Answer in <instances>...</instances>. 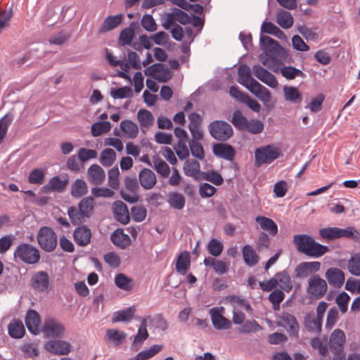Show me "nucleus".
I'll list each match as a JSON object with an SVG mask.
<instances>
[{"label":"nucleus","instance_id":"38","mask_svg":"<svg viewBox=\"0 0 360 360\" xmlns=\"http://www.w3.org/2000/svg\"><path fill=\"white\" fill-rule=\"evenodd\" d=\"M274 278L278 279V283H280V288L284 291L289 292L292 289L291 278L286 270L277 272Z\"/></svg>","mask_w":360,"mask_h":360},{"label":"nucleus","instance_id":"35","mask_svg":"<svg viewBox=\"0 0 360 360\" xmlns=\"http://www.w3.org/2000/svg\"><path fill=\"white\" fill-rule=\"evenodd\" d=\"M88 192V186L84 180L77 179L71 186V195L76 199L81 198Z\"/></svg>","mask_w":360,"mask_h":360},{"label":"nucleus","instance_id":"51","mask_svg":"<svg viewBox=\"0 0 360 360\" xmlns=\"http://www.w3.org/2000/svg\"><path fill=\"white\" fill-rule=\"evenodd\" d=\"M110 96L114 99H123L132 97V89L129 86H124L119 88H112Z\"/></svg>","mask_w":360,"mask_h":360},{"label":"nucleus","instance_id":"58","mask_svg":"<svg viewBox=\"0 0 360 360\" xmlns=\"http://www.w3.org/2000/svg\"><path fill=\"white\" fill-rule=\"evenodd\" d=\"M108 186L114 190H117L120 187V171L117 166L113 167L108 171Z\"/></svg>","mask_w":360,"mask_h":360},{"label":"nucleus","instance_id":"1","mask_svg":"<svg viewBox=\"0 0 360 360\" xmlns=\"http://www.w3.org/2000/svg\"><path fill=\"white\" fill-rule=\"evenodd\" d=\"M259 46L264 53L267 56L262 58V55L259 60L263 65H266L267 60L274 64H278L281 60H285L288 56V51L283 47L278 41L267 36L260 34Z\"/></svg>","mask_w":360,"mask_h":360},{"label":"nucleus","instance_id":"9","mask_svg":"<svg viewBox=\"0 0 360 360\" xmlns=\"http://www.w3.org/2000/svg\"><path fill=\"white\" fill-rule=\"evenodd\" d=\"M144 75L161 83H165L173 77V72L162 63H155L143 70Z\"/></svg>","mask_w":360,"mask_h":360},{"label":"nucleus","instance_id":"40","mask_svg":"<svg viewBox=\"0 0 360 360\" xmlns=\"http://www.w3.org/2000/svg\"><path fill=\"white\" fill-rule=\"evenodd\" d=\"M338 238H345L352 239L355 242L360 240L359 232L352 226H347L345 229H341L338 227Z\"/></svg>","mask_w":360,"mask_h":360},{"label":"nucleus","instance_id":"33","mask_svg":"<svg viewBox=\"0 0 360 360\" xmlns=\"http://www.w3.org/2000/svg\"><path fill=\"white\" fill-rule=\"evenodd\" d=\"M148 319L149 327L155 330L164 332L169 327V323L162 313L155 314L152 317L148 316Z\"/></svg>","mask_w":360,"mask_h":360},{"label":"nucleus","instance_id":"19","mask_svg":"<svg viewBox=\"0 0 360 360\" xmlns=\"http://www.w3.org/2000/svg\"><path fill=\"white\" fill-rule=\"evenodd\" d=\"M113 214L115 219L123 225L130 221V216L127 205L121 200L113 202Z\"/></svg>","mask_w":360,"mask_h":360},{"label":"nucleus","instance_id":"41","mask_svg":"<svg viewBox=\"0 0 360 360\" xmlns=\"http://www.w3.org/2000/svg\"><path fill=\"white\" fill-rule=\"evenodd\" d=\"M111 127V124L109 121L96 122L91 127V135L94 137L99 136L103 134L108 132L110 130Z\"/></svg>","mask_w":360,"mask_h":360},{"label":"nucleus","instance_id":"17","mask_svg":"<svg viewBox=\"0 0 360 360\" xmlns=\"http://www.w3.org/2000/svg\"><path fill=\"white\" fill-rule=\"evenodd\" d=\"M41 322V316L36 310L30 309L27 311L25 323L28 331L31 334L36 335L39 333V326Z\"/></svg>","mask_w":360,"mask_h":360},{"label":"nucleus","instance_id":"23","mask_svg":"<svg viewBox=\"0 0 360 360\" xmlns=\"http://www.w3.org/2000/svg\"><path fill=\"white\" fill-rule=\"evenodd\" d=\"M148 336L149 335L146 328V319H143L141 322V326L138 329L136 335L134 336V339L131 345V349L138 351L140 346L146 339H148Z\"/></svg>","mask_w":360,"mask_h":360},{"label":"nucleus","instance_id":"21","mask_svg":"<svg viewBox=\"0 0 360 360\" xmlns=\"http://www.w3.org/2000/svg\"><path fill=\"white\" fill-rule=\"evenodd\" d=\"M139 180L141 186L147 190L153 188L157 182L155 173L148 168H143L140 171Z\"/></svg>","mask_w":360,"mask_h":360},{"label":"nucleus","instance_id":"47","mask_svg":"<svg viewBox=\"0 0 360 360\" xmlns=\"http://www.w3.org/2000/svg\"><path fill=\"white\" fill-rule=\"evenodd\" d=\"M207 250L212 257H217L222 253L224 245L217 238H212L207 245Z\"/></svg>","mask_w":360,"mask_h":360},{"label":"nucleus","instance_id":"55","mask_svg":"<svg viewBox=\"0 0 360 360\" xmlns=\"http://www.w3.org/2000/svg\"><path fill=\"white\" fill-rule=\"evenodd\" d=\"M69 179L68 176L61 179L60 176H55L50 179V184L52 186L53 191L58 193L63 192L68 186Z\"/></svg>","mask_w":360,"mask_h":360},{"label":"nucleus","instance_id":"6","mask_svg":"<svg viewBox=\"0 0 360 360\" xmlns=\"http://www.w3.org/2000/svg\"><path fill=\"white\" fill-rule=\"evenodd\" d=\"M255 154L257 166H261L263 164L272 163L282 155V152L278 147L269 144L257 148Z\"/></svg>","mask_w":360,"mask_h":360},{"label":"nucleus","instance_id":"60","mask_svg":"<svg viewBox=\"0 0 360 360\" xmlns=\"http://www.w3.org/2000/svg\"><path fill=\"white\" fill-rule=\"evenodd\" d=\"M264 129V124L262 121L257 119H252L248 121L245 131H248L252 134L261 133Z\"/></svg>","mask_w":360,"mask_h":360},{"label":"nucleus","instance_id":"44","mask_svg":"<svg viewBox=\"0 0 360 360\" xmlns=\"http://www.w3.org/2000/svg\"><path fill=\"white\" fill-rule=\"evenodd\" d=\"M115 283L117 288L127 291L132 290L134 287L133 280L122 273L116 275Z\"/></svg>","mask_w":360,"mask_h":360},{"label":"nucleus","instance_id":"11","mask_svg":"<svg viewBox=\"0 0 360 360\" xmlns=\"http://www.w3.org/2000/svg\"><path fill=\"white\" fill-rule=\"evenodd\" d=\"M64 326L53 317L45 319L42 331L46 338H62L65 334Z\"/></svg>","mask_w":360,"mask_h":360},{"label":"nucleus","instance_id":"3","mask_svg":"<svg viewBox=\"0 0 360 360\" xmlns=\"http://www.w3.org/2000/svg\"><path fill=\"white\" fill-rule=\"evenodd\" d=\"M95 200L94 197L87 196L82 198L78 206H70L68 208L67 214L72 225H80L89 219L94 211Z\"/></svg>","mask_w":360,"mask_h":360},{"label":"nucleus","instance_id":"30","mask_svg":"<svg viewBox=\"0 0 360 360\" xmlns=\"http://www.w3.org/2000/svg\"><path fill=\"white\" fill-rule=\"evenodd\" d=\"M346 340L344 331L341 329H335L330 335V342L332 343L331 349L343 352V346Z\"/></svg>","mask_w":360,"mask_h":360},{"label":"nucleus","instance_id":"15","mask_svg":"<svg viewBox=\"0 0 360 360\" xmlns=\"http://www.w3.org/2000/svg\"><path fill=\"white\" fill-rule=\"evenodd\" d=\"M49 276L45 271L35 272L30 279V285L32 288L39 292L46 291L49 286Z\"/></svg>","mask_w":360,"mask_h":360},{"label":"nucleus","instance_id":"18","mask_svg":"<svg viewBox=\"0 0 360 360\" xmlns=\"http://www.w3.org/2000/svg\"><path fill=\"white\" fill-rule=\"evenodd\" d=\"M325 277L328 283L335 288H340L345 280L344 271L337 267L328 268L325 273Z\"/></svg>","mask_w":360,"mask_h":360},{"label":"nucleus","instance_id":"28","mask_svg":"<svg viewBox=\"0 0 360 360\" xmlns=\"http://www.w3.org/2000/svg\"><path fill=\"white\" fill-rule=\"evenodd\" d=\"M281 319L285 325L289 326L288 332L290 335L297 337L299 333V324L296 318L292 314L283 311Z\"/></svg>","mask_w":360,"mask_h":360},{"label":"nucleus","instance_id":"64","mask_svg":"<svg viewBox=\"0 0 360 360\" xmlns=\"http://www.w3.org/2000/svg\"><path fill=\"white\" fill-rule=\"evenodd\" d=\"M217 189L208 183H202L199 187V194L202 198H210L214 195Z\"/></svg>","mask_w":360,"mask_h":360},{"label":"nucleus","instance_id":"45","mask_svg":"<svg viewBox=\"0 0 360 360\" xmlns=\"http://www.w3.org/2000/svg\"><path fill=\"white\" fill-rule=\"evenodd\" d=\"M116 153L110 148H105L100 155V162L104 167L111 166L115 161Z\"/></svg>","mask_w":360,"mask_h":360},{"label":"nucleus","instance_id":"14","mask_svg":"<svg viewBox=\"0 0 360 360\" xmlns=\"http://www.w3.org/2000/svg\"><path fill=\"white\" fill-rule=\"evenodd\" d=\"M44 349L56 355H66L71 351V345L61 340H51L45 342Z\"/></svg>","mask_w":360,"mask_h":360},{"label":"nucleus","instance_id":"49","mask_svg":"<svg viewBox=\"0 0 360 360\" xmlns=\"http://www.w3.org/2000/svg\"><path fill=\"white\" fill-rule=\"evenodd\" d=\"M238 75L239 83L243 86H246V83L250 82L252 79V72L250 68L247 64H241L238 68Z\"/></svg>","mask_w":360,"mask_h":360},{"label":"nucleus","instance_id":"46","mask_svg":"<svg viewBox=\"0 0 360 360\" xmlns=\"http://www.w3.org/2000/svg\"><path fill=\"white\" fill-rule=\"evenodd\" d=\"M248 120L243 115L241 111L236 110L231 120L233 125L240 131H245Z\"/></svg>","mask_w":360,"mask_h":360},{"label":"nucleus","instance_id":"24","mask_svg":"<svg viewBox=\"0 0 360 360\" xmlns=\"http://www.w3.org/2000/svg\"><path fill=\"white\" fill-rule=\"evenodd\" d=\"M245 264L248 266L256 265L259 261V257L250 245H245L241 250Z\"/></svg>","mask_w":360,"mask_h":360},{"label":"nucleus","instance_id":"27","mask_svg":"<svg viewBox=\"0 0 360 360\" xmlns=\"http://www.w3.org/2000/svg\"><path fill=\"white\" fill-rule=\"evenodd\" d=\"M107 340L115 347H118L122 344L127 338V333L124 331L119 330L115 328H109L105 331Z\"/></svg>","mask_w":360,"mask_h":360},{"label":"nucleus","instance_id":"59","mask_svg":"<svg viewBox=\"0 0 360 360\" xmlns=\"http://www.w3.org/2000/svg\"><path fill=\"white\" fill-rule=\"evenodd\" d=\"M142 27L147 32H155L158 28V25L150 14H144L141 20Z\"/></svg>","mask_w":360,"mask_h":360},{"label":"nucleus","instance_id":"36","mask_svg":"<svg viewBox=\"0 0 360 360\" xmlns=\"http://www.w3.org/2000/svg\"><path fill=\"white\" fill-rule=\"evenodd\" d=\"M120 129L124 134V136L130 139L136 138L139 133L138 125L129 120H124L121 122Z\"/></svg>","mask_w":360,"mask_h":360},{"label":"nucleus","instance_id":"57","mask_svg":"<svg viewBox=\"0 0 360 360\" xmlns=\"http://www.w3.org/2000/svg\"><path fill=\"white\" fill-rule=\"evenodd\" d=\"M348 270L354 276H360V253L351 256L348 261Z\"/></svg>","mask_w":360,"mask_h":360},{"label":"nucleus","instance_id":"53","mask_svg":"<svg viewBox=\"0 0 360 360\" xmlns=\"http://www.w3.org/2000/svg\"><path fill=\"white\" fill-rule=\"evenodd\" d=\"M185 202L184 196L178 192L172 193L168 199L170 207L179 210L184 207Z\"/></svg>","mask_w":360,"mask_h":360},{"label":"nucleus","instance_id":"25","mask_svg":"<svg viewBox=\"0 0 360 360\" xmlns=\"http://www.w3.org/2000/svg\"><path fill=\"white\" fill-rule=\"evenodd\" d=\"M136 312L134 307H129L122 309L116 311L113 313L112 317V323L128 322L132 319Z\"/></svg>","mask_w":360,"mask_h":360},{"label":"nucleus","instance_id":"7","mask_svg":"<svg viewBox=\"0 0 360 360\" xmlns=\"http://www.w3.org/2000/svg\"><path fill=\"white\" fill-rule=\"evenodd\" d=\"M37 239L39 247L46 252H53L57 246V236L49 226H41L38 231Z\"/></svg>","mask_w":360,"mask_h":360},{"label":"nucleus","instance_id":"37","mask_svg":"<svg viewBox=\"0 0 360 360\" xmlns=\"http://www.w3.org/2000/svg\"><path fill=\"white\" fill-rule=\"evenodd\" d=\"M162 345H153L150 348L139 352L129 360H147L159 353L162 349Z\"/></svg>","mask_w":360,"mask_h":360},{"label":"nucleus","instance_id":"63","mask_svg":"<svg viewBox=\"0 0 360 360\" xmlns=\"http://www.w3.org/2000/svg\"><path fill=\"white\" fill-rule=\"evenodd\" d=\"M186 141H178L174 149L180 160H184L189 157V150L186 145Z\"/></svg>","mask_w":360,"mask_h":360},{"label":"nucleus","instance_id":"29","mask_svg":"<svg viewBox=\"0 0 360 360\" xmlns=\"http://www.w3.org/2000/svg\"><path fill=\"white\" fill-rule=\"evenodd\" d=\"M255 221L260 225V227L274 236L278 233V226L276 223L271 218L264 216H257L255 218Z\"/></svg>","mask_w":360,"mask_h":360},{"label":"nucleus","instance_id":"48","mask_svg":"<svg viewBox=\"0 0 360 360\" xmlns=\"http://www.w3.org/2000/svg\"><path fill=\"white\" fill-rule=\"evenodd\" d=\"M193 167L194 169L192 170L193 172L190 174L186 172V176H192L195 180L199 181L200 180H206L208 177L209 171L203 172L200 171V165L199 162L196 160H192Z\"/></svg>","mask_w":360,"mask_h":360},{"label":"nucleus","instance_id":"61","mask_svg":"<svg viewBox=\"0 0 360 360\" xmlns=\"http://www.w3.org/2000/svg\"><path fill=\"white\" fill-rule=\"evenodd\" d=\"M324 99V94H319L316 97L311 98V101L305 108H309L311 112H317L321 110Z\"/></svg>","mask_w":360,"mask_h":360},{"label":"nucleus","instance_id":"31","mask_svg":"<svg viewBox=\"0 0 360 360\" xmlns=\"http://www.w3.org/2000/svg\"><path fill=\"white\" fill-rule=\"evenodd\" d=\"M263 32L271 34L279 39L285 40L287 39L285 33L272 22L264 20L261 26V34Z\"/></svg>","mask_w":360,"mask_h":360},{"label":"nucleus","instance_id":"5","mask_svg":"<svg viewBox=\"0 0 360 360\" xmlns=\"http://www.w3.org/2000/svg\"><path fill=\"white\" fill-rule=\"evenodd\" d=\"M210 136L215 140L226 141L233 135L232 126L224 120H214L208 125Z\"/></svg>","mask_w":360,"mask_h":360},{"label":"nucleus","instance_id":"34","mask_svg":"<svg viewBox=\"0 0 360 360\" xmlns=\"http://www.w3.org/2000/svg\"><path fill=\"white\" fill-rule=\"evenodd\" d=\"M88 175L93 184L96 185L101 184L105 177L103 169L96 164H94L89 167Z\"/></svg>","mask_w":360,"mask_h":360},{"label":"nucleus","instance_id":"62","mask_svg":"<svg viewBox=\"0 0 360 360\" xmlns=\"http://www.w3.org/2000/svg\"><path fill=\"white\" fill-rule=\"evenodd\" d=\"M132 219L136 222L143 221L147 215V210L143 206H133L131 208Z\"/></svg>","mask_w":360,"mask_h":360},{"label":"nucleus","instance_id":"10","mask_svg":"<svg viewBox=\"0 0 360 360\" xmlns=\"http://www.w3.org/2000/svg\"><path fill=\"white\" fill-rule=\"evenodd\" d=\"M327 289L326 281L318 274H314L308 281L307 292L314 299L322 298L326 293Z\"/></svg>","mask_w":360,"mask_h":360},{"label":"nucleus","instance_id":"4","mask_svg":"<svg viewBox=\"0 0 360 360\" xmlns=\"http://www.w3.org/2000/svg\"><path fill=\"white\" fill-rule=\"evenodd\" d=\"M13 256L27 264H35L41 257L39 250L27 243L19 244L14 250Z\"/></svg>","mask_w":360,"mask_h":360},{"label":"nucleus","instance_id":"42","mask_svg":"<svg viewBox=\"0 0 360 360\" xmlns=\"http://www.w3.org/2000/svg\"><path fill=\"white\" fill-rule=\"evenodd\" d=\"M280 72L288 80H292L297 77H305L306 75L294 66H284L280 69Z\"/></svg>","mask_w":360,"mask_h":360},{"label":"nucleus","instance_id":"32","mask_svg":"<svg viewBox=\"0 0 360 360\" xmlns=\"http://www.w3.org/2000/svg\"><path fill=\"white\" fill-rule=\"evenodd\" d=\"M8 333L14 339H20L25 334V328L22 322L19 319H15L8 325Z\"/></svg>","mask_w":360,"mask_h":360},{"label":"nucleus","instance_id":"20","mask_svg":"<svg viewBox=\"0 0 360 360\" xmlns=\"http://www.w3.org/2000/svg\"><path fill=\"white\" fill-rule=\"evenodd\" d=\"M111 242L117 248L124 250L131 243L129 235L124 233L122 228L116 229L110 235Z\"/></svg>","mask_w":360,"mask_h":360},{"label":"nucleus","instance_id":"26","mask_svg":"<svg viewBox=\"0 0 360 360\" xmlns=\"http://www.w3.org/2000/svg\"><path fill=\"white\" fill-rule=\"evenodd\" d=\"M284 98L286 101L294 104H300L302 101V94L297 87L285 86L283 87Z\"/></svg>","mask_w":360,"mask_h":360},{"label":"nucleus","instance_id":"39","mask_svg":"<svg viewBox=\"0 0 360 360\" xmlns=\"http://www.w3.org/2000/svg\"><path fill=\"white\" fill-rule=\"evenodd\" d=\"M137 119L142 128H148L153 124L155 120L152 112L146 109H141L139 110Z\"/></svg>","mask_w":360,"mask_h":360},{"label":"nucleus","instance_id":"12","mask_svg":"<svg viewBox=\"0 0 360 360\" xmlns=\"http://www.w3.org/2000/svg\"><path fill=\"white\" fill-rule=\"evenodd\" d=\"M223 311V307H215L210 309L213 327L217 330H227L231 328V322L222 315Z\"/></svg>","mask_w":360,"mask_h":360},{"label":"nucleus","instance_id":"56","mask_svg":"<svg viewBox=\"0 0 360 360\" xmlns=\"http://www.w3.org/2000/svg\"><path fill=\"white\" fill-rule=\"evenodd\" d=\"M135 37V32L131 28H124L120 34L118 44L121 46L131 45L133 39Z\"/></svg>","mask_w":360,"mask_h":360},{"label":"nucleus","instance_id":"2","mask_svg":"<svg viewBox=\"0 0 360 360\" xmlns=\"http://www.w3.org/2000/svg\"><path fill=\"white\" fill-rule=\"evenodd\" d=\"M297 250L309 257L319 258L329 252L328 246L321 245L308 234H297L293 237Z\"/></svg>","mask_w":360,"mask_h":360},{"label":"nucleus","instance_id":"54","mask_svg":"<svg viewBox=\"0 0 360 360\" xmlns=\"http://www.w3.org/2000/svg\"><path fill=\"white\" fill-rule=\"evenodd\" d=\"M188 145L191 150V155L199 160H202L205 158V150L201 143L194 140H189Z\"/></svg>","mask_w":360,"mask_h":360},{"label":"nucleus","instance_id":"50","mask_svg":"<svg viewBox=\"0 0 360 360\" xmlns=\"http://www.w3.org/2000/svg\"><path fill=\"white\" fill-rule=\"evenodd\" d=\"M153 162L154 169L157 173L162 177H167L170 172L169 165L162 159L158 156L153 157Z\"/></svg>","mask_w":360,"mask_h":360},{"label":"nucleus","instance_id":"43","mask_svg":"<svg viewBox=\"0 0 360 360\" xmlns=\"http://www.w3.org/2000/svg\"><path fill=\"white\" fill-rule=\"evenodd\" d=\"M122 20V14L109 15L103 21L101 27V31H110L118 26Z\"/></svg>","mask_w":360,"mask_h":360},{"label":"nucleus","instance_id":"16","mask_svg":"<svg viewBox=\"0 0 360 360\" xmlns=\"http://www.w3.org/2000/svg\"><path fill=\"white\" fill-rule=\"evenodd\" d=\"M212 153L215 156L228 161H232L236 155L234 147L226 143H213Z\"/></svg>","mask_w":360,"mask_h":360},{"label":"nucleus","instance_id":"13","mask_svg":"<svg viewBox=\"0 0 360 360\" xmlns=\"http://www.w3.org/2000/svg\"><path fill=\"white\" fill-rule=\"evenodd\" d=\"M73 231L72 238L75 243L79 247H85L91 243L92 233L90 228L84 224L76 225Z\"/></svg>","mask_w":360,"mask_h":360},{"label":"nucleus","instance_id":"8","mask_svg":"<svg viewBox=\"0 0 360 360\" xmlns=\"http://www.w3.org/2000/svg\"><path fill=\"white\" fill-rule=\"evenodd\" d=\"M328 307V303L321 301L319 302L316 307V318L311 319V317L314 316V314L308 313L305 315L304 319V324L307 330L309 332L316 330L317 333L321 331L322 321L324 313Z\"/></svg>","mask_w":360,"mask_h":360},{"label":"nucleus","instance_id":"22","mask_svg":"<svg viewBox=\"0 0 360 360\" xmlns=\"http://www.w3.org/2000/svg\"><path fill=\"white\" fill-rule=\"evenodd\" d=\"M191 266V256L188 251L181 252L177 257L175 269L181 275L184 276Z\"/></svg>","mask_w":360,"mask_h":360},{"label":"nucleus","instance_id":"52","mask_svg":"<svg viewBox=\"0 0 360 360\" xmlns=\"http://www.w3.org/2000/svg\"><path fill=\"white\" fill-rule=\"evenodd\" d=\"M277 23L283 29H289L293 25L291 14L286 11H281L277 15Z\"/></svg>","mask_w":360,"mask_h":360}]
</instances>
